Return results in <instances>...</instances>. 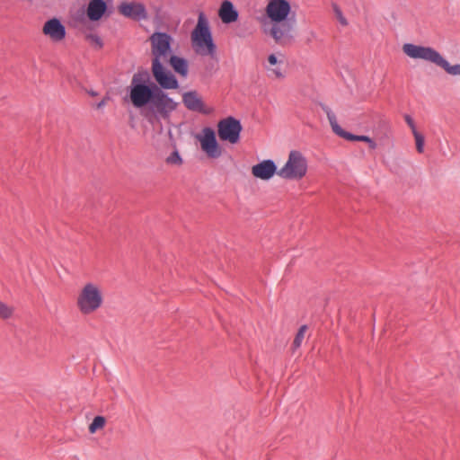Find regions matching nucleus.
Instances as JSON below:
<instances>
[{
	"label": "nucleus",
	"mask_w": 460,
	"mask_h": 460,
	"mask_svg": "<svg viewBox=\"0 0 460 460\" xmlns=\"http://www.w3.org/2000/svg\"><path fill=\"white\" fill-rule=\"evenodd\" d=\"M290 11L288 0H270L265 8V13L272 22L269 33L275 43L280 46H286L293 40L295 22L288 19Z\"/></svg>",
	"instance_id": "nucleus-1"
},
{
	"label": "nucleus",
	"mask_w": 460,
	"mask_h": 460,
	"mask_svg": "<svg viewBox=\"0 0 460 460\" xmlns=\"http://www.w3.org/2000/svg\"><path fill=\"white\" fill-rule=\"evenodd\" d=\"M152 75L160 86L149 104V111L155 116L166 119L177 109L178 102L171 98L165 91L176 90L180 87V84L173 74Z\"/></svg>",
	"instance_id": "nucleus-2"
},
{
	"label": "nucleus",
	"mask_w": 460,
	"mask_h": 460,
	"mask_svg": "<svg viewBox=\"0 0 460 460\" xmlns=\"http://www.w3.org/2000/svg\"><path fill=\"white\" fill-rule=\"evenodd\" d=\"M159 86L155 81L150 80V74L146 69H139L133 75L128 86L132 105L135 108L149 106Z\"/></svg>",
	"instance_id": "nucleus-3"
},
{
	"label": "nucleus",
	"mask_w": 460,
	"mask_h": 460,
	"mask_svg": "<svg viewBox=\"0 0 460 460\" xmlns=\"http://www.w3.org/2000/svg\"><path fill=\"white\" fill-rule=\"evenodd\" d=\"M152 53V75H170L169 71L163 62H166L172 56V37L166 32H154L149 38Z\"/></svg>",
	"instance_id": "nucleus-4"
},
{
	"label": "nucleus",
	"mask_w": 460,
	"mask_h": 460,
	"mask_svg": "<svg viewBox=\"0 0 460 460\" xmlns=\"http://www.w3.org/2000/svg\"><path fill=\"white\" fill-rule=\"evenodd\" d=\"M402 51L411 58L429 61L443 68L451 75H460V64L450 65L438 50L431 47L405 43L402 46Z\"/></svg>",
	"instance_id": "nucleus-5"
},
{
	"label": "nucleus",
	"mask_w": 460,
	"mask_h": 460,
	"mask_svg": "<svg viewBox=\"0 0 460 460\" xmlns=\"http://www.w3.org/2000/svg\"><path fill=\"white\" fill-rule=\"evenodd\" d=\"M191 41L197 53L215 57L217 46L213 41L208 21L202 12L199 13L197 25L191 32Z\"/></svg>",
	"instance_id": "nucleus-6"
},
{
	"label": "nucleus",
	"mask_w": 460,
	"mask_h": 460,
	"mask_svg": "<svg viewBox=\"0 0 460 460\" xmlns=\"http://www.w3.org/2000/svg\"><path fill=\"white\" fill-rule=\"evenodd\" d=\"M102 302L100 288L93 283H87L77 296L76 305L83 314H90L98 310Z\"/></svg>",
	"instance_id": "nucleus-7"
},
{
	"label": "nucleus",
	"mask_w": 460,
	"mask_h": 460,
	"mask_svg": "<svg viewBox=\"0 0 460 460\" xmlns=\"http://www.w3.org/2000/svg\"><path fill=\"white\" fill-rule=\"evenodd\" d=\"M307 172V161L301 152L293 150L289 153L286 164L278 171V175L287 180H300Z\"/></svg>",
	"instance_id": "nucleus-8"
},
{
	"label": "nucleus",
	"mask_w": 460,
	"mask_h": 460,
	"mask_svg": "<svg viewBox=\"0 0 460 460\" xmlns=\"http://www.w3.org/2000/svg\"><path fill=\"white\" fill-rule=\"evenodd\" d=\"M242 129L240 120L232 116L219 120L217 124L219 138L231 144H236L239 141Z\"/></svg>",
	"instance_id": "nucleus-9"
},
{
	"label": "nucleus",
	"mask_w": 460,
	"mask_h": 460,
	"mask_svg": "<svg viewBox=\"0 0 460 460\" xmlns=\"http://www.w3.org/2000/svg\"><path fill=\"white\" fill-rule=\"evenodd\" d=\"M118 10L120 14L134 21H141L147 19V12L146 6L137 2H122Z\"/></svg>",
	"instance_id": "nucleus-10"
},
{
	"label": "nucleus",
	"mask_w": 460,
	"mask_h": 460,
	"mask_svg": "<svg viewBox=\"0 0 460 460\" xmlns=\"http://www.w3.org/2000/svg\"><path fill=\"white\" fill-rule=\"evenodd\" d=\"M200 145L203 151L211 158H217L221 155V150L216 139L215 132L210 128L203 129V137L200 139Z\"/></svg>",
	"instance_id": "nucleus-11"
},
{
	"label": "nucleus",
	"mask_w": 460,
	"mask_h": 460,
	"mask_svg": "<svg viewBox=\"0 0 460 460\" xmlns=\"http://www.w3.org/2000/svg\"><path fill=\"white\" fill-rule=\"evenodd\" d=\"M42 32L53 41H60L66 37V28L57 18H52L44 23Z\"/></svg>",
	"instance_id": "nucleus-12"
},
{
	"label": "nucleus",
	"mask_w": 460,
	"mask_h": 460,
	"mask_svg": "<svg viewBox=\"0 0 460 460\" xmlns=\"http://www.w3.org/2000/svg\"><path fill=\"white\" fill-rule=\"evenodd\" d=\"M323 110L327 115L328 120L330 122V125L332 127V131L339 137L349 140V141H358L359 136L354 135L352 133H349L346 130H344L337 122V119L335 114L332 111V110L325 106L322 105Z\"/></svg>",
	"instance_id": "nucleus-13"
},
{
	"label": "nucleus",
	"mask_w": 460,
	"mask_h": 460,
	"mask_svg": "<svg viewBox=\"0 0 460 460\" xmlns=\"http://www.w3.org/2000/svg\"><path fill=\"white\" fill-rule=\"evenodd\" d=\"M252 173L256 178L269 180L278 174L277 166L272 160H264L252 167Z\"/></svg>",
	"instance_id": "nucleus-14"
},
{
	"label": "nucleus",
	"mask_w": 460,
	"mask_h": 460,
	"mask_svg": "<svg viewBox=\"0 0 460 460\" xmlns=\"http://www.w3.org/2000/svg\"><path fill=\"white\" fill-rule=\"evenodd\" d=\"M182 102L189 111L207 113L202 98L195 90L184 93L182 94Z\"/></svg>",
	"instance_id": "nucleus-15"
},
{
	"label": "nucleus",
	"mask_w": 460,
	"mask_h": 460,
	"mask_svg": "<svg viewBox=\"0 0 460 460\" xmlns=\"http://www.w3.org/2000/svg\"><path fill=\"white\" fill-rule=\"evenodd\" d=\"M218 15L224 23L228 24L236 22L239 14L233 3L225 0L220 5Z\"/></svg>",
	"instance_id": "nucleus-16"
},
{
	"label": "nucleus",
	"mask_w": 460,
	"mask_h": 460,
	"mask_svg": "<svg viewBox=\"0 0 460 460\" xmlns=\"http://www.w3.org/2000/svg\"><path fill=\"white\" fill-rule=\"evenodd\" d=\"M107 4L103 0H91L88 4L86 13L91 21H98L105 13Z\"/></svg>",
	"instance_id": "nucleus-17"
},
{
	"label": "nucleus",
	"mask_w": 460,
	"mask_h": 460,
	"mask_svg": "<svg viewBox=\"0 0 460 460\" xmlns=\"http://www.w3.org/2000/svg\"><path fill=\"white\" fill-rule=\"evenodd\" d=\"M167 61H169L175 73L179 74L183 78L187 77L189 73V64L184 58L172 55Z\"/></svg>",
	"instance_id": "nucleus-18"
},
{
	"label": "nucleus",
	"mask_w": 460,
	"mask_h": 460,
	"mask_svg": "<svg viewBox=\"0 0 460 460\" xmlns=\"http://www.w3.org/2000/svg\"><path fill=\"white\" fill-rule=\"evenodd\" d=\"M106 419L103 416H96L89 425V432L91 434L95 433L98 429H102L105 426Z\"/></svg>",
	"instance_id": "nucleus-19"
},
{
	"label": "nucleus",
	"mask_w": 460,
	"mask_h": 460,
	"mask_svg": "<svg viewBox=\"0 0 460 460\" xmlns=\"http://www.w3.org/2000/svg\"><path fill=\"white\" fill-rule=\"evenodd\" d=\"M306 330H307V326L306 325H302L298 329V332H296V334L295 336V339L293 341V343H292V349L294 350L298 349L301 346V344L303 342V340L305 338V334Z\"/></svg>",
	"instance_id": "nucleus-20"
},
{
	"label": "nucleus",
	"mask_w": 460,
	"mask_h": 460,
	"mask_svg": "<svg viewBox=\"0 0 460 460\" xmlns=\"http://www.w3.org/2000/svg\"><path fill=\"white\" fill-rule=\"evenodd\" d=\"M85 40L90 44L95 46L98 49H102L103 46L102 39L94 33H88L85 35Z\"/></svg>",
	"instance_id": "nucleus-21"
},
{
	"label": "nucleus",
	"mask_w": 460,
	"mask_h": 460,
	"mask_svg": "<svg viewBox=\"0 0 460 460\" xmlns=\"http://www.w3.org/2000/svg\"><path fill=\"white\" fill-rule=\"evenodd\" d=\"M415 138L416 143V149L417 151L421 154L424 151V137L420 132L417 131V129H414V132L412 133Z\"/></svg>",
	"instance_id": "nucleus-22"
},
{
	"label": "nucleus",
	"mask_w": 460,
	"mask_h": 460,
	"mask_svg": "<svg viewBox=\"0 0 460 460\" xmlns=\"http://www.w3.org/2000/svg\"><path fill=\"white\" fill-rule=\"evenodd\" d=\"M166 163L169 164L180 165L182 164V159L177 150H174L167 158Z\"/></svg>",
	"instance_id": "nucleus-23"
},
{
	"label": "nucleus",
	"mask_w": 460,
	"mask_h": 460,
	"mask_svg": "<svg viewBox=\"0 0 460 460\" xmlns=\"http://www.w3.org/2000/svg\"><path fill=\"white\" fill-rule=\"evenodd\" d=\"M13 314V308L0 301V317L7 319Z\"/></svg>",
	"instance_id": "nucleus-24"
},
{
	"label": "nucleus",
	"mask_w": 460,
	"mask_h": 460,
	"mask_svg": "<svg viewBox=\"0 0 460 460\" xmlns=\"http://www.w3.org/2000/svg\"><path fill=\"white\" fill-rule=\"evenodd\" d=\"M333 11L341 24H342L343 26L348 25L347 19L344 17L341 8L337 4H333Z\"/></svg>",
	"instance_id": "nucleus-25"
},
{
	"label": "nucleus",
	"mask_w": 460,
	"mask_h": 460,
	"mask_svg": "<svg viewBox=\"0 0 460 460\" xmlns=\"http://www.w3.org/2000/svg\"><path fill=\"white\" fill-rule=\"evenodd\" d=\"M404 119L407 123V125L411 128L412 133L414 132V129H416L414 120L410 115H405Z\"/></svg>",
	"instance_id": "nucleus-26"
},
{
	"label": "nucleus",
	"mask_w": 460,
	"mask_h": 460,
	"mask_svg": "<svg viewBox=\"0 0 460 460\" xmlns=\"http://www.w3.org/2000/svg\"><path fill=\"white\" fill-rule=\"evenodd\" d=\"M268 61L270 65H276L278 60H277V57L274 55V54H270L269 57H268Z\"/></svg>",
	"instance_id": "nucleus-27"
},
{
	"label": "nucleus",
	"mask_w": 460,
	"mask_h": 460,
	"mask_svg": "<svg viewBox=\"0 0 460 460\" xmlns=\"http://www.w3.org/2000/svg\"><path fill=\"white\" fill-rule=\"evenodd\" d=\"M367 144L370 149L375 150L376 148V143L372 138H369Z\"/></svg>",
	"instance_id": "nucleus-28"
},
{
	"label": "nucleus",
	"mask_w": 460,
	"mask_h": 460,
	"mask_svg": "<svg viewBox=\"0 0 460 460\" xmlns=\"http://www.w3.org/2000/svg\"><path fill=\"white\" fill-rule=\"evenodd\" d=\"M272 72L278 78H282L284 76L279 69H273Z\"/></svg>",
	"instance_id": "nucleus-29"
},
{
	"label": "nucleus",
	"mask_w": 460,
	"mask_h": 460,
	"mask_svg": "<svg viewBox=\"0 0 460 460\" xmlns=\"http://www.w3.org/2000/svg\"><path fill=\"white\" fill-rule=\"evenodd\" d=\"M369 138H370V137H367V136H363V135H361V136H359L358 141L367 143V142L369 141Z\"/></svg>",
	"instance_id": "nucleus-30"
},
{
	"label": "nucleus",
	"mask_w": 460,
	"mask_h": 460,
	"mask_svg": "<svg viewBox=\"0 0 460 460\" xmlns=\"http://www.w3.org/2000/svg\"><path fill=\"white\" fill-rule=\"evenodd\" d=\"M104 104H105V101H104V100H102V102H100L97 104V108H101V107H102Z\"/></svg>",
	"instance_id": "nucleus-31"
}]
</instances>
